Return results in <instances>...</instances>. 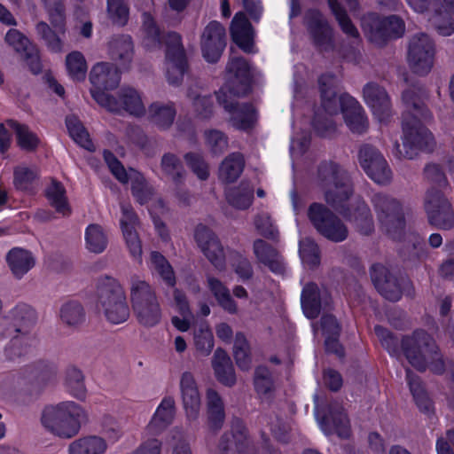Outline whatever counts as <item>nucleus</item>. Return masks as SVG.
<instances>
[{
  "instance_id": "nucleus-1",
  "label": "nucleus",
  "mask_w": 454,
  "mask_h": 454,
  "mask_svg": "<svg viewBox=\"0 0 454 454\" xmlns=\"http://www.w3.org/2000/svg\"><path fill=\"white\" fill-rule=\"evenodd\" d=\"M318 173L325 202L352 223L360 233H371L373 223L368 207L359 198L350 201L353 185L347 171L330 162L323 164Z\"/></svg>"
},
{
  "instance_id": "nucleus-2",
  "label": "nucleus",
  "mask_w": 454,
  "mask_h": 454,
  "mask_svg": "<svg viewBox=\"0 0 454 454\" xmlns=\"http://www.w3.org/2000/svg\"><path fill=\"white\" fill-rule=\"evenodd\" d=\"M422 96L421 90L416 87L403 94L405 107L403 116V149L395 142L393 152L398 158L412 159L419 152H430L434 148L433 134L423 125L432 116L424 105Z\"/></svg>"
},
{
  "instance_id": "nucleus-3",
  "label": "nucleus",
  "mask_w": 454,
  "mask_h": 454,
  "mask_svg": "<svg viewBox=\"0 0 454 454\" xmlns=\"http://www.w3.org/2000/svg\"><path fill=\"white\" fill-rule=\"evenodd\" d=\"M250 87V68L247 62L231 57L226 67V82L216 93L220 106L230 115V122L237 129H250L256 119L254 107L250 104H239L236 98L246 94Z\"/></svg>"
},
{
  "instance_id": "nucleus-4",
  "label": "nucleus",
  "mask_w": 454,
  "mask_h": 454,
  "mask_svg": "<svg viewBox=\"0 0 454 454\" xmlns=\"http://www.w3.org/2000/svg\"><path fill=\"white\" fill-rule=\"evenodd\" d=\"M337 80L332 74H324L319 78L322 106L329 114L338 113L339 106L348 129L354 133H363L368 128V120L361 105L348 94L336 95Z\"/></svg>"
},
{
  "instance_id": "nucleus-5",
  "label": "nucleus",
  "mask_w": 454,
  "mask_h": 454,
  "mask_svg": "<svg viewBox=\"0 0 454 454\" xmlns=\"http://www.w3.org/2000/svg\"><path fill=\"white\" fill-rule=\"evenodd\" d=\"M84 409L74 401H62L45 405L40 416L43 427L52 435L70 439L78 434Z\"/></svg>"
},
{
  "instance_id": "nucleus-6",
  "label": "nucleus",
  "mask_w": 454,
  "mask_h": 454,
  "mask_svg": "<svg viewBox=\"0 0 454 454\" xmlns=\"http://www.w3.org/2000/svg\"><path fill=\"white\" fill-rule=\"evenodd\" d=\"M402 352L408 362L419 371L429 368L435 373L443 372L444 364L433 338L423 330L415 331L402 340Z\"/></svg>"
},
{
  "instance_id": "nucleus-7",
  "label": "nucleus",
  "mask_w": 454,
  "mask_h": 454,
  "mask_svg": "<svg viewBox=\"0 0 454 454\" xmlns=\"http://www.w3.org/2000/svg\"><path fill=\"white\" fill-rule=\"evenodd\" d=\"M129 301L134 316L141 325L150 328L160 324L162 310L156 291L138 276L129 279Z\"/></svg>"
},
{
  "instance_id": "nucleus-8",
  "label": "nucleus",
  "mask_w": 454,
  "mask_h": 454,
  "mask_svg": "<svg viewBox=\"0 0 454 454\" xmlns=\"http://www.w3.org/2000/svg\"><path fill=\"white\" fill-rule=\"evenodd\" d=\"M96 307L106 321L113 325L122 324L129 317L125 290L118 280L110 277L98 281Z\"/></svg>"
},
{
  "instance_id": "nucleus-9",
  "label": "nucleus",
  "mask_w": 454,
  "mask_h": 454,
  "mask_svg": "<svg viewBox=\"0 0 454 454\" xmlns=\"http://www.w3.org/2000/svg\"><path fill=\"white\" fill-rule=\"evenodd\" d=\"M51 27L46 22L40 21L35 25V32L44 42L46 47L52 52H62L64 41L61 35L66 34V14L62 2L50 6H44Z\"/></svg>"
},
{
  "instance_id": "nucleus-10",
  "label": "nucleus",
  "mask_w": 454,
  "mask_h": 454,
  "mask_svg": "<svg viewBox=\"0 0 454 454\" xmlns=\"http://www.w3.org/2000/svg\"><path fill=\"white\" fill-rule=\"evenodd\" d=\"M104 158L110 171L119 182L131 183L132 194L138 203L145 204L151 200L153 190L141 173L133 168L127 171L114 155L108 151L104 152Z\"/></svg>"
},
{
  "instance_id": "nucleus-11",
  "label": "nucleus",
  "mask_w": 454,
  "mask_h": 454,
  "mask_svg": "<svg viewBox=\"0 0 454 454\" xmlns=\"http://www.w3.org/2000/svg\"><path fill=\"white\" fill-rule=\"evenodd\" d=\"M104 158L110 171L119 182L131 183L132 194L138 203L145 204L151 200L153 190L141 173L133 168L127 171L114 155L108 151L104 152Z\"/></svg>"
},
{
  "instance_id": "nucleus-12",
  "label": "nucleus",
  "mask_w": 454,
  "mask_h": 454,
  "mask_svg": "<svg viewBox=\"0 0 454 454\" xmlns=\"http://www.w3.org/2000/svg\"><path fill=\"white\" fill-rule=\"evenodd\" d=\"M308 215L317 231L327 239L341 242L347 239V226L324 205L313 203L309 208Z\"/></svg>"
},
{
  "instance_id": "nucleus-13",
  "label": "nucleus",
  "mask_w": 454,
  "mask_h": 454,
  "mask_svg": "<svg viewBox=\"0 0 454 454\" xmlns=\"http://www.w3.org/2000/svg\"><path fill=\"white\" fill-rule=\"evenodd\" d=\"M434 55V43L428 35L419 33L410 39L407 59L414 73L428 74L433 67Z\"/></svg>"
},
{
  "instance_id": "nucleus-14",
  "label": "nucleus",
  "mask_w": 454,
  "mask_h": 454,
  "mask_svg": "<svg viewBox=\"0 0 454 454\" xmlns=\"http://www.w3.org/2000/svg\"><path fill=\"white\" fill-rule=\"evenodd\" d=\"M93 98L110 112L124 110L131 115L142 116L145 114V107L141 95L132 88H124L119 93V99L108 93L92 91Z\"/></svg>"
},
{
  "instance_id": "nucleus-15",
  "label": "nucleus",
  "mask_w": 454,
  "mask_h": 454,
  "mask_svg": "<svg viewBox=\"0 0 454 454\" xmlns=\"http://www.w3.org/2000/svg\"><path fill=\"white\" fill-rule=\"evenodd\" d=\"M425 208L432 225L444 230L454 226L452 206L440 190L431 188L427 191L425 198Z\"/></svg>"
},
{
  "instance_id": "nucleus-16",
  "label": "nucleus",
  "mask_w": 454,
  "mask_h": 454,
  "mask_svg": "<svg viewBox=\"0 0 454 454\" xmlns=\"http://www.w3.org/2000/svg\"><path fill=\"white\" fill-rule=\"evenodd\" d=\"M166 51V77L172 85H178L183 81L187 70V61L181 37L176 33H170L167 36Z\"/></svg>"
},
{
  "instance_id": "nucleus-17",
  "label": "nucleus",
  "mask_w": 454,
  "mask_h": 454,
  "mask_svg": "<svg viewBox=\"0 0 454 454\" xmlns=\"http://www.w3.org/2000/svg\"><path fill=\"white\" fill-rule=\"evenodd\" d=\"M363 27L370 40L377 43L385 38L401 37L405 31L404 22L395 15L384 19L370 15L363 21Z\"/></svg>"
},
{
  "instance_id": "nucleus-18",
  "label": "nucleus",
  "mask_w": 454,
  "mask_h": 454,
  "mask_svg": "<svg viewBox=\"0 0 454 454\" xmlns=\"http://www.w3.org/2000/svg\"><path fill=\"white\" fill-rule=\"evenodd\" d=\"M359 162L367 176L380 184H388L392 172L382 154L371 145H364L359 152Z\"/></svg>"
},
{
  "instance_id": "nucleus-19",
  "label": "nucleus",
  "mask_w": 454,
  "mask_h": 454,
  "mask_svg": "<svg viewBox=\"0 0 454 454\" xmlns=\"http://www.w3.org/2000/svg\"><path fill=\"white\" fill-rule=\"evenodd\" d=\"M372 202L380 222L386 227L387 231L396 239L395 233L404 226L400 204L394 199L383 194H376Z\"/></svg>"
},
{
  "instance_id": "nucleus-20",
  "label": "nucleus",
  "mask_w": 454,
  "mask_h": 454,
  "mask_svg": "<svg viewBox=\"0 0 454 454\" xmlns=\"http://www.w3.org/2000/svg\"><path fill=\"white\" fill-rule=\"evenodd\" d=\"M194 239L207 260L217 269L225 266L223 247L216 235L207 226L198 224L194 231Z\"/></svg>"
},
{
  "instance_id": "nucleus-21",
  "label": "nucleus",
  "mask_w": 454,
  "mask_h": 454,
  "mask_svg": "<svg viewBox=\"0 0 454 454\" xmlns=\"http://www.w3.org/2000/svg\"><path fill=\"white\" fill-rule=\"evenodd\" d=\"M175 417V400L171 396H166L160 401L150 421L145 427L143 438L147 440L158 439L157 436L173 423Z\"/></svg>"
},
{
  "instance_id": "nucleus-22",
  "label": "nucleus",
  "mask_w": 454,
  "mask_h": 454,
  "mask_svg": "<svg viewBox=\"0 0 454 454\" xmlns=\"http://www.w3.org/2000/svg\"><path fill=\"white\" fill-rule=\"evenodd\" d=\"M225 29L218 21H211L201 35V50L209 63L216 62L225 47Z\"/></svg>"
},
{
  "instance_id": "nucleus-23",
  "label": "nucleus",
  "mask_w": 454,
  "mask_h": 454,
  "mask_svg": "<svg viewBox=\"0 0 454 454\" xmlns=\"http://www.w3.org/2000/svg\"><path fill=\"white\" fill-rule=\"evenodd\" d=\"M364 99L380 122H386L392 114L389 97L384 88L369 82L364 88Z\"/></svg>"
},
{
  "instance_id": "nucleus-24",
  "label": "nucleus",
  "mask_w": 454,
  "mask_h": 454,
  "mask_svg": "<svg viewBox=\"0 0 454 454\" xmlns=\"http://www.w3.org/2000/svg\"><path fill=\"white\" fill-rule=\"evenodd\" d=\"M180 391L188 420H196L199 418L201 408V397L194 375L191 372L182 373Z\"/></svg>"
},
{
  "instance_id": "nucleus-25",
  "label": "nucleus",
  "mask_w": 454,
  "mask_h": 454,
  "mask_svg": "<svg viewBox=\"0 0 454 454\" xmlns=\"http://www.w3.org/2000/svg\"><path fill=\"white\" fill-rule=\"evenodd\" d=\"M4 41L15 51L21 53L26 58L29 68L34 74L41 71L42 65L38 50L26 35L19 30L12 28L6 33Z\"/></svg>"
},
{
  "instance_id": "nucleus-26",
  "label": "nucleus",
  "mask_w": 454,
  "mask_h": 454,
  "mask_svg": "<svg viewBox=\"0 0 454 454\" xmlns=\"http://www.w3.org/2000/svg\"><path fill=\"white\" fill-rule=\"evenodd\" d=\"M121 208V217L120 220V224L124 239L131 255L140 262L142 255V246L136 230L138 224L137 217L129 205L122 204Z\"/></svg>"
},
{
  "instance_id": "nucleus-27",
  "label": "nucleus",
  "mask_w": 454,
  "mask_h": 454,
  "mask_svg": "<svg viewBox=\"0 0 454 454\" xmlns=\"http://www.w3.org/2000/svg\"><path fill=\"white\" fill-rule=\"evenodd\" d=\"M371 278L376 289L386 299L395 301L401 298L400 284L384 265L373 264L371 268Z\"/></svg>"
},
{
  "instance_id": "nucleus-28",
  "label": "nucleus",
  "mask_w": 454,
  "mask_h": 454,
  "mask_svg": "<svg viewBox=\"0 0 454 454\" xmlns=\"http://www.w3.org/2000/svg\"><path fill=\"white\" fill-rule=\"evenodd\" d=\"M317 420L326 435L336 434L340 438H348L350 434L349 420L343 408L339 404L332 405L327 415L322 419L317 418Z\"/></svg>"
},
{
  "instance_id": "nucleus-29",
  "label": "nucleus",
  "mask_w": 454,
  "mask_h": 454,
  "mask_svg": "<svg viewBox=\"0 0 454 454\" xmlns=\"http://www.w3.org/2000/svg\"><path fill=\"white\" fill-rule=\"evenodd\" d=\"M301 306L305 316L315 318L322 309L330 305L331 298L326 290H319L315 284H308L301 293Z\"/></svg>"
},
{
  "instance_id": "nucleus-30",
  "label": "nucleus",
  "mask_w": 454,
  "mask_h": 454,
  "mask_svg": "<svg viewBox=\"0 0 454 454\" xmlns=\"http://www.w3.org/2000/svg\"><path fill=\"white\" fill-rule=\"evenodd\" d=\"M93 85L92 91L106 93V90L114 89L120 82V73L115 67L109 63L100 62L93 66L90 74Z\"/></svg>"
},
{
  "instance_id": "nucleus-31",
  "label": "nucleus",
  "mask_w": 454,
  "mask_h": 454,
  "mask_svg": "<svg viewBox=\"0 0 454 454\" xmlns=\"http://www.w3.org/2000/svg\"><path fill=\"white\" fill-rule=\"evenodd\" d=\"M231 34L232 40L244 51H253L254 31L243 12L235 14L231 26Z\"/></svg>"
},
{
  "instance_id": "nucleus-32",
  "label": "nucleus",
  "mask_w": 454,
  "mask_h": 454,
  "mask_svg": "<svg viewBox=\"0 0 454 454\" xmlns=\"http://www.w3.org/2000/svg\"><path fill=\"white\" fill-rule=\"evenodd\" d=\"M108 449V443L105 438L89 434L80 437L68 445V454H105Z\"/></svg>"
},
{
  "instance_id": "nucleus-33",
  "label": "nucleus",
  "mask_w": 454,
  "mask_h": 454,
  "mask_svg": "<svg viewBox=\"0 0 454 454\" xmlns=\"http://www.w3.org/2000/svg\"><path fill=\"white\" fill-rule=\"evenodd\" d=\"M306 20L316 43L327 49L332 41V30L321 13L316 10L309 11Z\"/></svg>"
},
{
  "instance_id": "nucleus-34",
  "label": "nucleus",
  "mask_w": 454,
  "mask_h": 454,
  "mask_svg": "<svg viewBox=\"0 0 454 454\" xmlns=\"http://www.w3.org/2000/svg\"><path fill=\"white\" fill-rule=\"evenodd\" d=\"M35 312L27 304L16 306L9 314V320L14 333L26 335L35 324Z\"/></svg>"
},
{
  "instance_id": "nucleus-35",
  "label": "nucleus",
  "mask_w": 454,
  "mask_h": 454,
  "mask_svg": "<svg viewBox=\"0 0 454 454\" xmlns=\"http://www.w3.org/2000/svg\"><path fill=\"white\" fill-rule=\"evenodd\" d=\"M254 254L258 261L268 266L271 271L278 274L284 272L285 264L282 257L262 239H256L254 242Z\"/></svg>"
},
{
  "instance_id": "nucleus-36",
  "label": "nucleus",
  "mask_w": 454,
  "mask_h": 454,
  "mask_svg": "<svg viewBox=\"0 0 454 454\" xmlns=\"http://www.w3.org/2000/svg\"><path fill=\"white\" fill-rule=\"evenodd\" d=\"M8 266L17 278H21L35 263L32 254L23 248H12L6 256Z\"/></svg>"
},
{
  "instance_id": "nucleus-37",
  "label": "nucleus",
  "mask_w": 454,
  "mask_h": 454,
  "mask_svg": "<svg viewBox=\"0 0 454 454\" xmlns=\"http://www.w3.org/2000/svg\"><path fill=\"white\" fill-rule=\"evenodd\" d=\"M248 448V439L244 427L224 434L220 441L217 454H241Z\"/></svg>"
},
{
  "instance_id": "nucleus-38",
  "label": "nucleus",
  "mask_w": 454,
  "mask_h": 454,
  "mask_svg": "<svg viewBox=\"0 0 454 454\" xmlns=\"http://www.w3.org/2000/svg\"><path fill=\"white\" fill-rule=\"evenodd\" d=\"M212 366L217 380L226 385L232 386L236 381L234 369L228 354L222 348L215 351Z\"/></svg>"
},
{
  "instance_id": "nucleus-39",
  "label": "nucleus",
  "mask_w": 454,
  "mask_h": 454,
  "mask_svg": "<svg viewBox=\"0 0 454 454\" xmlns=\"http://www.w3.org/2000/svg\"><path fill=\"white\" fill-rule=\"evenodd\" d=\"M45 196L49 203L58 213L64 216L70 215L71 208L66 194V189L60 182L51 179L45 189Z\"/></svg>"
},
{
  "instance_id": "nucleus-40",
  "label": "nucleus",
  "mask_w": 454,
  "mask_h": 454,
  "mask_svg": "<svg viewBox=\"0 0 454 454\" xmlns=\"http://www.w3.org/2000/svg\"><path fill=\"white\" fill-rule=\"evenodd\" d=\"M207 288L212 293L218 304L229 314L238 313V305L231 298L229 289L217 278L207 277Z\"/></svg>"
},
{
  "instance_id": "nucleus-41",
  "label": "nucleus",
  "mask_w": 454,
  "mask_h": 454,
  "mask_svg": "<svg viewBox=\"0 0 454 454\" xmlns=\"http://www.w3.org/2000/svg\"><path fill=\"white\" fill-rule=\"evenodd\" d=\"M176 109L172 103L155 102L149 106L148 118L160 129H168L174 121Z\"/></svg>"
},
{
  "instance_id": "nucleus-42",
  "label": "nucleus",
  "mask_w": 454,
  "mask_h": 454,
  "mask_svg": "<svg viewBox=\"0 0 454 454\" xmlns=\"http://www.w3.org/2000/svg\"><path fill=\"white\" fill-rule=\"evenodd\" d=\"M244 158L240 153L229 154L221 163L219 168V178L225 183L236 181L244 169Z\"/></svg>"
},
{
  "instance_id": "nucleus-43",
  "label": "nucleus",
  "mask_w": 454,
  "mask_h": 454,
  "mask_svg": "<svg viewBox=\"0 0 454 454\" xmlns=\"http://www.w3.org/2000/svg\"><path fill=\"white\" fill-rule=\"evenodd\" d=\"M188 98L192 101L194 113L200 119H207L213 113L211 97L200 87H192L188 90Z\"/></svg>"
},
{
  "instance_id": "nucleus-44",
  "label": "nucleus",
  "mask_w": 454,
  "mask_h": 454,
  "mask_svg": "<svg viewBox=\"0 0 454 454\" xmlns=\"http://www.w3.org/2000/svg\"><path fill=\"white\" fill-rule=\"evenodd\" d=\"M207 409L210 428L221 427L224 420L223 403L218 393L213 388L207 390Z\"/></svg>"
},
{
  "instance_id": "nucleus-45",
  "label": "nucleus",
  "mask_w": 454,
  "mask_h": 454,
  "mask_svg": "<svg viewBox=\"0 0 454 454\" xmlns=\"http://www.w3.org/2000/svg\"><path fill=\"white\" fill-rule=\"evenodd\" d=\"M64 386L66 390L73 397L83 400L86 396L84 376L80 369L75 366H68L65 372Z\"/></svg>"
},
{
  "instance_id": "nucleus-46",
  "label": "nucleus",
  "mask_w": 454,
  "mask_h": 454,
  "mask_svg": "<svg viewBox=\"0 0 454 454\" xmlns=\"http://www.w3.org/2000/svg\"><path fill=\"white\" fill-rule=\"evenodd\" d=\"M173 307L183 317H173L171 319L172 325L180 332L188 331L191 326L192 312L185 295L177 289L174 292Z\"/></svg>"
},
{
  "instance_id": "nucleus-47",
  "label": "nucleus",
  "mask_w": 454,
  "mask_h": 454,
  "mask_svg": "<svg viewBox=\"0 0 454 454\" xmlns=\"http://www.w3.org/2000/svg\"><path fill=\"white\" fill-rule=\"evenodd\" d=\"M253 199L254 187L246 183H241L226 192L228 203L237 209H247L251 206Z\"/></svg>"
},
{
  "instance_id": "nucleus-48",
  "label": "nucleus",
  "mask_w": 454,
  "mask_h": 454,
  "mask_svg": "<svg viewBox=\"0 0 454 454\" xmlns=\"http://www.w3.org/2000/svg\"><path fill=\"white\" fill-rule=\"evenodd\" d=\"M108 49L112 59L120 60L123 65L130 62L133 54V45L129 35H121L114 38L109 42Z\"/></svg>"
},
{
  "instance_id": "nucleus-49",
  "label": "nucleus",
  "mask_w": 454,
  "mask_h": 454,
  "mask_svg": "<svg viewBox=\"0 0 454 454\" xmlns=\"http://www.w3.org/2000/svg\"><path fill=\"white\" fill-rule=\"evenodd\" d=\"M86 248L94 254H100L107 247V237L102 227L98 224H90L84 233Z\"/></svg>"
},
{
  "instance_id": "nucleus-50",
  "label": "nucleus",
  "mask_w": 454,
  "mask_h": 454,
  "mask_svg": "<svg viewBox=\"0 0 454 454\" xmlns=\"http://www.w3.org/2000/svg\"><path fill=\"white\" fill-rule=\"evenodd\" d=\"M8 123L15 131L17 144L22 150L32 152L39 146L41 143L40 138L27 126L13 121Z\"/></svg>"
},
{
  "instance_id": "nucleus-51",
  "label": "nucleus",
  "mask_w": 454,
  "mask_h": 454,
  "mask_svg": "<svg viewBox=\"0 0 454 454\" xmlns=\"http://www.w3.org/2000/svg\"><path fill=\"white\" fill-rule=\"evenodd\" d=\"M66 125L70 137L76 144L89 151L93 150L94 146L89 133L76 116H67Z\"/></svg>"
},
{
  "instance_id": "nucleus-52",
  "label": "nucleus",
  "mask_w": 454,
  "mask_h": 454,
  "mask_svg": "<svg viewBox=\"0 0 454 454\" xmlns=\"http://www.w3.org/2000/svg\"><path fill=\"white\" fill-rule=\"evenodd\" d=\"M61 321L68 326H78L85 319V312L82 305L77 301H68L60 309Z\"/></svg>"
},
{
  "instance_id": "nucleus-53",
  "label": "nucleus",
  "mask_w": 454,
  "mask_h": 454,
  "mask_svg": "<svg viewBox=\"0 0 454 454\" xmlns=\"http://www.w3.org/2000/svg\"><path fill=\"white\" fill-rule=\"evenodd\" d=\"M160 168L163 174L176 184H181L184 178L185 171L179 158L173 153H165L162 156Z\"/></svg>"
},
{
  "instance_id": "nucleus-54",
  "label": "nucleus",
  "mask_w": 454,
  "mask_h": 454,
  "mask_svg": "<svg viewBox=\"0 0 454 454\" xmlns=\"http://www.w3.org/2000/svg\"><path fill=\"white\" fill-rule=\"evenodd\" d=\"M67 74L74 81H83L87 74V63L83 54L74 51L66 57Z\"/></svg>"
},
{
  "instance_id": "nucleus-55",
  "label": "nucleus",
  "mask_w": 454,
  "mask_h": 454,
  "mask_svg": "<svg viewBox=\"0 0 454 454\" xmlns=\"http://www.w3.org/2000/svg\"><path fill=\"white\" fill-rule=\"evenodd\" d=\"M142 19L141 37L143 45L147 50L159 48L160 45V34L153 17L149 13L145 12Z\"/></svg>"
},
{
  "instance_id": "nucleus-56",
  "label": "nucleus",
  "mask_w": 454,
  "mask_h": 454,
  "mask_svg": "<svg viewBox=\"0 0 454 454\" xmlns=\"http://www.w3.org/2000/svg\"><path fill=\"white\" fill-rule=\"evenodd\" d=\"M193 341L196 350L201 356H207L214 348V336L209 325L201 323L193 333Z\"/></svg>"
},
{
  "instance_id": "nucleus-57",
  "label": "nucleus",
  "mask_w": 454,
  "mask_h": 454,
  "mask_svg": "<svg viewBox=\"0 0 454 454\" xmlns=\"http://www.w3.org/2000/svg\"><path fill=\"white\" fill-rule=\"evenodd\" d=\"M37 176L38 172L35 168L20 165L13 170V184L17 190L27 192L32 189Z\"/></svg>"
},
{
  "instance_id": "nucleus-58",
  "label": "nucleus",
  "mask_w": 454,
  "mask_h": 454,
  "mask_svg": "<svg viewBox=\"0 0 454 454\" xmlns=\"http://www.w3.org/2000/svg\"><path fill=\"white\" fill-rule=\"evenodd\" d=\"M300 256L303 265L307 268L313 269L319 265V248L317 245L309 238L300 240Z\"/></svg>"
},
{
  "instance_id": "nucleus-59",
  "label": "nucleus",
  "mask_w": 454,
  "mask_h": 454,
  "mask_svg": "<svg viewBox=\"0 0 454 454\" xmlns=\"http://www.w3.org/2000/svg\"><path fill=\"white\" fill-rule=\"evenodd\" d=\"M150 267L162 278L167 285L173 286L176 284L172 267L162 254L158 252H153L151 254Z\"/></svg>"
},
{
  "instance_id": "nucleus-60",
  "label": "nucleus",
  "mask_w": 454,
  "mask_h": 454,
  "mask_svg": "<svg viewBox=\"0 0 454 454\" xmlns=\"http://www.w3.org/2000/svg\"><path fill=\"white\" fill-rule=\"evenodd\" d=\"M100 433L106 442L115 443L123 436V430L119 422L112 416L104 415L99 422Z\"/></svg>"
},
{
  "instance_id": "nucleus-61",
  "label": "nucleus",
  "mask_w": 454,
  "mask_h": 454,
  "mask_svg": "<svg viewBox=\"0 0 454 454\" xmlns=\"http://www.w3.org/2000/svg\"><path fill=\"white\" fill-rule=\"evenodd\" d=\"M233 354L238 366L241 370H248L251 364L248 342L243 333L235 336Z\"/></svg>"
},
{
  "instance_id": "nucleus-62",
  "label": "nucleus",
  "mask_w": 454,
  "mask_h": 454,
  "mask_svg": "<svg viewBox=\"0 0 454 454\" xmlns=\"http://www.w3.org/2000/svg\"><path fill=\"white\" fill-rule=\"evenodd\" d=\"M407 380L411 392L413 395L418 407L425 412L429 411L432 406L431 402L425 393L420 382L417 379L413 378L411 371L409 370L407 371Z\"/></svg>"
},
{
  "instance_id": "nucleus-63",
  "label": "nucleus",
  "mask_w": 454,
  "mask_h": 454,
  "mask_svg": "<svg viewBox=\"0 0 454 454\" xmlns=\"http://www.w3.org/2000/svg\"><path fill=\"white\" fill-rule=\"evenodd\" d=\"M107 12L114 24L123 26L128 21L129 9L121 0H107Z\"/></svg>"
},
{
  "instance_id": "nucleus-64",
  "label": "nucleus",
  "mask_w": 454,
  "mask_h": 454,
  "mask_svg": "<svg viewBox=\"0 0 454 454\" xmlns=\"http://www.w3.org/2000/svg\"><path fill=\"white\" fill-rule=\"evenodd\" d=\"M254 387L259 395H267L273 389L271 374L265 367H258L254 375Z\"/></svg>"
}]
</instances>
